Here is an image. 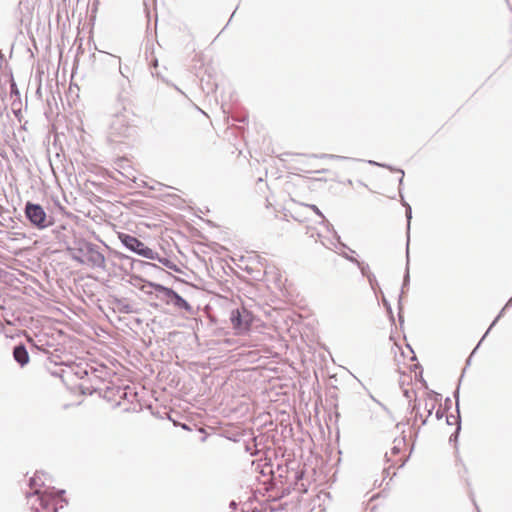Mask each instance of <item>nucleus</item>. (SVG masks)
Wrapping results in <instances>:
<instances>
[{"label":"nucleus","mask_w":512,"mask_h":512,"mask_svg":"<svg viewBox=\"0 0 512 512\" xmlns=\"http://www.w3.org/2000/svg\"><path fill=\"white\" fill-rule=\"evenodd\" d=\"M25 215L32 225L39 229H44L51 225L47 219V214L39 204L27 202L25 206Z\"/></svg>","instance_id":"2"},{"label":"nucleus","mask_w":512,"mask_h":512,"mask_svg":"<svg viewBox=\"0 0 512 512\" xmlns=\"http://www.w3.org/2000/svg\"><path fill=\"white\" fill-rule=\"evenodd\" d=\"M230 320L237 334H242L249 330L251 324V315L246 309H236L231 312Z\"/></svg>","instance_id":"3"},{"label":"nucleus","mask_w":512,"mask_h":512,"mask_svg":"<svg viewBox=\"0 0 512 512\" xmlns=\"http://www.w3.org/2000/svg\"><path fill=\"white\" fill-rule=\"evenodd\" d=\"M14 359L20 364L25 365L29 361L28 352L23 345L16 346L13 351Z\"/></svg>","instance_id":"8"},{"label":"nucleus","mask_w":512,"mask_h":512,"mask_svg":"<svg viewBox=\"0 0 512 512\" xmlns=\"http://www.w3.org/2000/svg\"><path fill=\"white\" fill-rule=\"evenodd\" d=\"M440 412H441V411H440V409H438V410L436 411V416H437V418H439V417H440Z\"/></svg>","instance_id":"10"},{"label":"nucleus","mask_w":512,"mask_h":512,"mask_svg":"<svg viewBox=\"0 0 512 512\" xmlns=\"http://www.w3.org/2000/svg\"><path fill=\"white\" fill-rule=\"evenodd\" d=\"M64 491H54L45 489L44 491H36L37 499L41 501L43 508L47 512L55 511L59 499H62Z\"/></svg>","instance_id":"4"},{"label":"nucleus","mask_w":512,"mask_h":512,"mask_svg":"<svg viewBox=\"0 0 512 512\" xmlns=\"http://www.w3.org/2000/svg\"><path fill=\"white\" fill-rule=\"evenodd\" d=\"M301 162L303 164V167H301L299 170L303 173L313 174V173H325L327 171L326 169H319V168L315 167V165L313 164L314 158H312V157H304Z\"/></svg>","instance_id":"7"},{"label":"nucleus","mask_w":512,"mask_h":512,"mask_svg":"<svg viewBox=\"0 0 512 512\" xmlns=\"http://www.w3.org/2000/svg\"><path fill=\"white\" fill-rule=\"evenodd\" d=\"M120 241L131 251L137 253L138 255L145 257L147 259L154 260L156 257V253L149 247H147L142 241L138 238L126 234L119 233L118 235Z\"/></svg>","instance_id":"1"},{"label":"nucleus","mask_w":512,"mask_h":512,"mask_svg":"<svg viewBox=\"0 0 512 512\" xmlns=\"http://www.w3.org/2000/svg\"><path fill=\"white\" fill-rule=\"evenodd\" d=\"M301 210H303L304 212L306 211H311L313 212L314 214L320 216L321 218H323V215L321 214V212L319 211V209L315 206V205H301L300 206Z\"/></svg>","instance_id":"9"},{"label":"nucleus","mask_w":512,"mask_h":512,"mask_svg":"<svg viewBox=\"0 0 512 512\" xmlns=\"http://www.w3.org/2000/svg\"><path fill=\"white\" fill-rule=\"evenodd\" d=\"M436 405L437 403L435 398L427 396L423 399H420L414 405V410L416 411V415L422 419L423 423H425L426 420L431 416Z\"/></svg>","instance_id":"5"},{"label":"nucleus","mask_w":512,"mask_h":512,"mask_svg":"<svg viewBox=\"0 0 512 512\" xmlns=\"http://www.w3.org/2000/svg\"><path fill=\"white\" fill-rule=\"evenodd\" d=\"M158 290L163 291L166 296L172 298L174 300V304L180 308H183L185 310L190 309V305L187 303L185 299H183L178 293H176L174 290L170 288H166L163 286H157Z\"/></svg>","instance_id":"6"}]
</instances>
